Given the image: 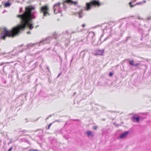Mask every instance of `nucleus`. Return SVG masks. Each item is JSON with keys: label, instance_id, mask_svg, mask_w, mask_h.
<instances>
[{"label": "nucleus", "instance_id": "3", "mask_svg": "<svg viewBox=\"0 0 151 151\" xmlns=\"http://www.w3.org/2000/svg\"><path fill=\"white\" fill-rule=\"evenodd\" d=\"M101 3L98 0H91L90 2L86 3L84 9L86 11L90 10L92 7L100 6Z\"/></svg>", "mask_w": 151, "mask_h": 151}, {"label": "nucleus", "instance_id": "8", "mask_svg": "<svg viewBox=\"0 0 151 151\" xmlns=\"http://www.w3.org/2000/svg\"><path fill=\"white\" fill-rule=\"evenodd\" d=\"M104 50H96L95 53L94 54V55H102L104 53Z\"/></svg>", "mask_w": 151, "mask_h": 151}, {"label": "nucleus", "instance_id": "24", "mask_svg": "<svg viewBox=\"0 0 151 151\" xmlns=\"http://www.w3.org/2000/svg\"><path fill=\"white\" fill-rule=\"evenodd\" d=\"M5 54V53H0V56H1V55H4Z\"/></svg>", "mask_w": 151, "mask_h": 151}, {"label": "nucleus", "instance_id": "32", "mask_svg": "<svg viewBox=\"0 0 151 151\" xmlns=\"http://www.w3.org/2000/svg\"><path fill=\"white\" fill-rule=\"evenodd\" d=\"M136 1H137V0H134L132 1V2H135Z\"/></svg>", "mask_w": 151, "mask_h": 151}, {"label": "nucleus", "instance_id": "39", "mask_svg": "<svg viewBox=\"0 0 151 151\" xmlns=\"http://www.w3.org/2000/svg\"><path fill=\"white\" fill-rule=\"evenodd\" d=\"M16 54H18V53H17V54H15V55H16Z\"/></svg>", "mask_w": 151, "mask_h": 151}, {"label": "nucleus", "instance_id": "6", "mask_svg": "<svg viewBox=\"0 0 151 151\" xmlns=\"http://www.w3.org/2000/svg\"><path fill=\"white\" fill-rule=\"evenodd\" d=\"M66 2L68 3H70L72 4H74L75 5H76L77 3V1H72V0H66L65 2L63 3L62 5H63V7L62 8V9H63L64 10L66 8V7L65 4Z\"/></svg>", "mask_w": 151, "mask_h": 151}, {"label": "nucleus", "instance_id": "34", "mask_svg": "<svg viewBox=\"0 0 151 151\" xmlns=\"http://www.w3.org/2000/svg\"><path fill=\"white\" fill-rule=\"evenodd\" d=\"M145 60H146V61H147V62H148V60H149V59H145Z\"/></svg>", "mask_w": 151, "mask_h": 151}, {"label": "nucleus", "instance_id": "25", "mask_svg": "<svg viewBox=\"0 0 151 151\" xmlns=\"http://www.w3.org/2000/svg\"><path fill=\"white\" fill-rule=\"evenodd\" d=\"M113 74L112 73H110L109 74V75L110 76H111L113 75Z\"/></svg>", "mask_w": 151, "mask_h": 151}, {"label": "nucleus", "instance_id": "14", "mask_svg": "<svg viewBox=\"0 0 151 151\" xmlns=\"http://www.w3.org/2000/svg\"><path fill=\"white\" fill-rule=\"evenodd\" d=\"M79 18H81L83 16V14L82 13V10L77 13Z\"/></svg>", "mask_w": 151, "mask_h": 151}, {"label": "nucleus", "instance_id": "20", "mask_svg": "<svg viewBox=\"0 0 151 151\" xmlns=\"http://www.w3.org/2000/svg\"><path fill=\"white\" fill-rule=\"evenodd\" d=\"M51 125H52V124L51 123L48 126V128H47V129H50V127L51 126Z\"/></svg>", "mask_w": 151, "mask_h": 151}, {"label": "nucleus", "instance_id": "19", "mask_svg": "<svg viewBox=\"0 0 151 151\" xmlns=\"http://www.w3.org/2000/svg\"><path fill=\"white\" fill-rule=\"evenodd\" d=\"M140 65V63H137L134 64V66L136 67Z\"/></svg>", "mask_w": 151, "mask_h": 151}, {"label": "nucleus", "instance_id": "31", "mask_svg": "<svg viewBox=\"0 0 151 151\" xmlns=\"http://www.w3.org/2000/svg\"><path fill=\"white\" fill-rule=\"evenodd\" d=\"M27 33L28 34H30V32L29 31L27 32Z\"/></svg>", "mask_w": 151, "mask_h": 151}, {"label": "nucleus", "instance_id": "29", "mask_svg": "<svg viewBox=\"0 0 151 151\" xmlns=\"http://www.w3.org/2000/svg\"><path fill=\"white\" fill-rule=\"evenodd\" d=\"M138 19H142V18L140 17H138Z\"/></svg>", "mask_w": 151, "mask_h": 151}, {"label": "nucleus", "instance_id": "23", "mask_svg": "<svg viewBox=\"0 0 151 151\" xmlns=\"http://www.w3.org/2000/svg\"><path fill=\"white\" fill-rule=\"evenodd\" d=\"M22 8H21L20 9L19 11V13L22 12Z\"/></svg>", "mask_w": 151, "mask_h": 151}, {"label": "nucleus", "instance_id": "10", "mask_svg": "<svg viewBox=\"0 0 151 151\" xmlns=\"http://www.w3.org/2000/svg\"><path fill=\"white\" fill-rule=\"evenodd\" d=\"M52 145L54 146L52 147V149L53 150L55 149L54 148V147H58L59 144L57 142L56 140H53L52 142Z\"/></svg>", "mask_w": 151, "mask_h": 151}, {"label": "nucleus", "instance_id": "17", "mask_svg": "<svg viewBox=\"0 0 151 151\" xmlns=\"http://www.w3.org/2000/svg\"><path fill=\"white\" fill-rule=\"evenodd\" d=\"M80 27H78L77 28V31L78 32H81L82 31L83 29H80Z\"/></svg>", "mask_w": 151, "mask_h": 151}, {"label": "nucleus", "instance_id": "27", "mask_svg": "<svg viewBox=\"0 0 151 151\" xmlns=\"http://www.w3.org/2000/svg\"><path fill=\"white\" fill-rule=\"evenodd\" d=\"M65 34H67L68 33V31L67 30L65 31Z\"/></svg>", "mask_w": 151, "mask_h": 151}, {"label": "nucleus", "instance_id": "11", "mask_svg": "<svg viewBox=\"0 0 151 151\" xmlns=\"http://www.w3.org/2000/svg\"><path fill=\"white\" fill-rule=\"evenodd\" d=\"M86 133L88 137H93L94 136L93 134L91 131H87L86 132Z\"/></svg>", "mask_w": 151, "mask_h": 151}, {"label": "nucleus", "instance_id": "40", "mask_svg": "<svg viewBox=\"0 0 151 151\" xmlns=\"http://www.w3.org/2000/svg\"><path fill=\"white\" fill-rule=\"evenodd\" d=\"M4 12H2V13H4Z\"/></svg>", "mask_w": 151, "mask_h": 151}, {"label": "nucleus", "instance_id": "13", "mask_svg": "<svg viewBox=\"0 0 151 151\" xmlns=\"http://www.w3.org/2000/svg\"><path fill=\"white\" fill-rule=\"evenodd\" d=\"M132 118L133 119L134 122H135V120H136L137 122H138L139 121V117H136L135 116H133Z\"/></svg>", "mask_w": 151, "mask_h": 151}, {"label": "nucleus", "instance_id": "7", "mask_svg": "<svg viewBox=\"0 0 151 151\" xmlns=\"http://www.w3.org/2000/svg\"><path fill=\"white\" fill-rule=\"evenodd\" d=\"M95 36V34L93 32H90L87 37V40L88 41L91 42V40L93 39Z\"/></svg>", "mask_w": 151, "mask_h": 151}, {"label": "nucleus", "instance_id": "4", "mask_svg": "<svg viewBox=\"0 0 151 151\" xmlns=\"http://www.w3.org/2000/svg\"><path fill=\"white\" fill-rule=\"evenodd\" d=\"M40 13H43V17L42 18H44V17L48 15H50V13H49V8L47 5H45L44 6H42L40 7Z\"/></svg>", "mask_w": 151, "mask_h": 151}, {"label": "nucleus", "instance_id": "16", "mask_svg": "<svg viewBox=\"0 0 151 151\" xmlns=\"http://www.w3.org/2000/svg\"><path fill=\"white\" fill-rule=\"evenodd\" d=\"M129 64L131 65L134 66V61L133 60L129 61Z\"/></svg>", "mask_w": 151, "mask_h": 151}, {"label": "nucleus", "instance_id": "22", "mask_svg": "<svg viewBox=\"0 0 151 151\" xmlns=\"http://www.w3.org/2000/svg\"><path fill=\"white\" fill-rule=\"evenodd\" d=\"M12 149L13 147H11L9 149L8 151H11L12 150Z\"/></svg>", "mask_w": 151, "mask_h": 151}, {"label": "nucleus", "instance_id": "37", "mask_svg": "<svg viewBox=\"0 0 151 151\" xmlns=\"http://www.w3.org/2000/svg\"><path fill=\"white\" fill-rule=\"evenodd\" d=\"M29 142L28 140H27V142Z\"/></svg>", "mask_w": 151, "mask_h": 151}, {"label": "nucleus", "instance_id": "35", "mask_svg": "<svg viewBox=\"0 0 151 151\" xmlns=\"http://www.w3.org/2000/svg\"><path fill=\"white\" fill-rule=\"evenodd\" d=\"M143 1V2H144V3H145V2H146V1H145V0H144Z\"/></svg>", "mask_w": 151, "mask_h": 151}, {"label": "nucleus", "instance_id": "12", "mask_svg": "<svg viewBox=\"0 0 151 151\" xmlns=\"http://www.w3.org/2000/svg\"><path fill=\"white\" fill-rule=\"evenodd\" d=\"M132 1L130 2L129 3V4L130 5V6L131 7H133L135 6H136V5H139V4H142V2H139V3H137L135 4H134V5H131V4H132Z\"/></svg>", "mask_w": 151, "mask_h": 151}, {"label": "nucleus", "instance_id": "1", "mask_svg": "<svg viewBox=\"0 0 151 151\" xmlns=\"http://www.w3.org/2000/svg\"><path fill=\"white\" fill-rule=\"evenodd\" d=\"M35 8L32 6L26 7L25 12L22 14L17 15L20 19L21 24L17 27H14L12 30H8L6 29H4V33L1 34L2 38L5 39L6 36L14 37L18 35L21 31L24 29L27 26L30 29H32L34 26L32 24V20L36 17Z\"/></svg>", "mask_w": 151, "mask_h": 151}, {"label": "nucleus", "instance_id": "36", "mask_svg": "<svg viewBox=\"0 0 151 151\" xmlns=\"http://www.w3.org/2000/svg\"><path fill=\"white\" fill-rule=\"evenodd\" d=\"M60 74H59L58 75V77H59V76H60Z\"/></svg>", "mask_w": 151, "mask_h": 151}, {"label": "nucleus", "instance_id": "21", "mask_svg": "<svg viewBox=\"0 0 151 151\" xmlns=\"http://www.w3.org/2000/svg\"><path fill=\"white\" fill-rule=\"evenodd\" d=\"M147 19L148 20H149L150 19H151V17L149 16L148 17V18H147Z\"/></svg>", "mask_w": 151, "mask_h": 151}, {"label": "nucleus", "instance_id": "38", "mask_svg": "<svg viewBox=\"0 0 151 151\" xmlns=\"http://www.w3.org/2000/svg\"><path fill=\"white\" fill-rule=\"evenodd\" d=\"M129 38V37H127V39H128V38Z\"/></svg>", "mask_w": 151, "mask_h": 151}, {"label": "nucleus", "instance_id": "26", "mask_svg": "<svg viewBox=\"0 0 151 151\" xmlns=\"http://www.w3.org/2000/svg\"><path fill=\"white\" fill-rule=\"evenodd\" d=\"M142 66H145V67L146 68H147V65L142 64Z\"/></svg>", "mask_w": 151, "mask_h": 151}, {"label": "nucleus", "instance_id": "33", "mask_svg": "<svg viewBox=\"0 0 151 151\" xmlns=\"http://www.w3.org/2000/svg\"><path fill=\"white\" fill-rule=\"evenodd\" d=\"M93 128L94 129H96L97 128H96V127H93Z\"/></svg>", "mask_w": 151, "mask_h": 151}, {"label": "nucleus", "instance_id": "30", "mask_svg": "<svg viewBox=\"0 0 151 151\" xmlns=\"http://www.w3.org/2000/svg\"><path fill=\"white\" fill-rule=\"evenodd\" d=\"M108 38V37H107L106 38H105L104 39V41H105V40H107Z\"/></svg>", "mask_w": 151, "mask_h": 151}, {"label": "nucleus", "instance_id": "2", "mask_svg": "<svg viewBox=\"0 0 151 151\" xmlns=\"http://www.w3.org/2000/svg\"><path fill=\"white\" fill-rule=\"evenodd\" d=\"M50 42V38H47L40 41L39 43H36L33 44L31 43L27 44L26 46L27 47L26 48H24V49L20 50L19 51V52H22L23 51L26 50L27 48H29L31 47H35L36 45H37L38 46H40L42 45H44L45 44L49 43Z\"/></svg>", "mask_w": 151, "mask_h": 151}, {"label": "nucleus", "instance_id": "28", "mask_svg": "<svg viewBox=\"0 0 151 151\" xmlns=\"http://www.w3.org/2000/svg\"><path fill=\"white\" fill-rule=\"evenodd\" d=\"M85 24H83L81 26L83 27H84L85 26Z\"/></svg>", "mask_w": 151, "mask_h": 151}, {"label": "nucleus", "instance_id": "5", "mask_svg": "<svg viewBox=\"0 0 151 151\" xmlns=\"http://www.w3.org/2000/svg\"><path fill=\"white\" fill-rule=\"evenodd\" d=\"M61 4L60 2H58L54 5L53 8L54 13L56 14L61 12L62 8L60 7Z\"/></svg>", "mask_w": 151, "mask_h": 151}, {"label": "nucleus", "instance_id": "15", "mask_svg": "<svg viewBox=\"0 0 151 151\" xmlns=\"http://www.w3.org/2000/svg\"><path fill=\"white\" fill-rule=\"evenodd\" d=\"M11 5V3L8 2L5 3L4 4V6L6 7H9Z\"/></svg>", "mask_w": 151, "mask_h": 151}, {"label": "nucleus", "instance_id": "9", "mask_svg": "<svg viewBox=\"0 0 151 151\" xmlns=\"http://www.w3.org/2000/svg\"><path fill=\"white\" fill-rule=\"evenodd\" d=\"M129 133V131H127L124 132L122 133L120 135L119 138L121 139L127 137V135Z\"/></svg>", "mask_w": 151, "mask_h": 151}, {"label": "nucleus", "instance_id": "18", "mask_svg": "<svg viewBox=\"0 0 151 151\" xmlns=\"http://www.w3.org/2000/svg\"><path fill=\"white\" fill-rule=\"evenodd\" d=\"M28 151H39L37 150L33 149H31L29 150Z\"/></svg>", "mask_w": 151, "mask_h": 151}]
</instances>
